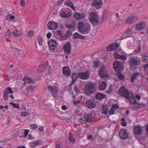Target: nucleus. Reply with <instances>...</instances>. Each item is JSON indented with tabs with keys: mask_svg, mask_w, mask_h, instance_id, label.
<instances>
[{
	"mask_svg": "<svg viewBox=\"0 0 148 148\" xmlns=\"http://www.w3.org/2000/svg\"><path fill=\"white\" fill-rule=\"evenodd\" d=\"M106 84L105 81H103L100 82L98 88L100 90H103L105 89L106 87Z\"/></svg>",
	"mask_w": 148,
	"mask_h": 148,
	"instance_id": "26",
	"label": "nucleus"
},
{
	"mask_svg": "<svg viewBox=\"0 0 148 148\" xmlns=\"http://www.w3.org/2000/svg\"><path fill=\"white\" fill-rule=\"evenodd\" d=\"M126 100L127 102H130V103L132 104H134L135 103H136V102H137L133 93H132V95L127 98Z\"/></svg>",
	"mask_w": 148,
	"mask_h": 148,
	"instance_id": "23",
	"label": "nucleus"
},
{
	"mask_svg": "<svg viewBox=\"0 0 148 148\" xmlns=\"http://www.w3.org/2000/svg\"><path fill=\"white\" fill-rule=\"evenodd\" d=\"M99 63V62L97 61H95L94 62L93 66L95 68H97Z\"/></svg>",
	"mask_w": 148,
	"mask_h": 148,
	"instance_id": "55",
	"label": "nucleus"
},
{
	"mask_svg": "<svg viewBox=\"0 0 148 148\" xmlns=\"http://www.w3.org/2000/svg\"><path fill=\"white\" fill-rule=\"evenodd\" d=\"M72 34V33L71 30H68L64 36L66 38L69 37Z\"/></svg>",
	"mask_w": 148,
	"mask_h": 148,
	"instance_id": "44",
	"label": "nucleus"
},
{
	"mask_svg": "<svg viewBox=\"0 0 148 148\" xmlns=\"http://www.w3.org/2000/svg\"><path fill=\"white\" fill-rule=\"evenodd\" d=\"M73 38L74 39L77 38L84 39L85 38V36L80 35L78 33L76 32L73 34Z\"/></svg>",
	"mask_w": 148,
	"mask_h": 148,
	"instance_id": "27",
	"label": "nucleus"
},
{
	"mask_svg": "<svg viewBox=\"0 0 148 148\" xmlns=\"http://www.w3.org/2000/svg\"><path fill=\"white\" fill-rule=\"evenodd\" d=\"M138 20V17L137 16H135L129 18L125 21V22L128 24H132L135 23Z\"/></svg>",
	"mask_w": 148,
	"mask_h": 148,
	"instance_id": "18",
	"label": "nucleus"
},
{
	"mask_svg": "<svg viewBox=\"0 0 148 148\" xmlns=\"http://www.w3.org/2000/svg\"><path fill=\"white\" fill-rule=\"evenodd\" d=\"M42 143L41 140H38L33 141L29 143V146L31 148L37 146L38 145H40Z\"/></svg>",
	"mask_w": 148,
	"mask_h": 148,
	"instance_id": "21",
	"label": "nucleus"
},
{
	"mask_svg": "<svg viewBox=\"0 0 148 148\" xmlns=\"http://www.w3.org/2000/svg\"><path fill=\"white\" fill-rule=\"evenodd\" d=\"M60 15L62 17H68L71 16V14L70 13H66L65 12H63L60 13Z\"/></svg>",
	"mask_w": 148,
	"mask_h": 148,
	"instance_id": "36",
	"label": "nucleus"
},
{
	"mask_svg": "<svg viewBox=\"0 0 148 148\" xmlns=\"http://www.w3.org/2000/svg\"><path fill=\"white\" fill-rule=\"evenodd\" d=\"M99 73L101 77L103 78L106 77L108 76V71L105 66H103L101 68Z\"/></svg>",
	"mask_w": 148,
	"mask_h": 148,
	"instance_id": "14",
	"label": "nucleus"
},
{
	"mask_svg": "<svg viewBox=\"0 0 148 148\" xmlns=\"http://www.w3.org/2000/svg\"><path fill=\"white\" fill-rule=\"evenodd\" d=\"M85 105L86 107L90 108H93L96 106L95 103L91 100H87Z\"/></svg>",
	"mask_w": 148,
	"mask_h": 148,
	"instance_id": "20",
	"label": "nucleus"
},
{
	"mask_svg": "<svg viewBox=\"0 0 148 148\" xmlns=\"http://www.w3.org/2000/svg\"><path fill=\"white\" fill-rule=\"evenodd\" d=\"M113 67L116 71H121L123 69V65L121 62L115 61L113 63Z\"/></svg>",
	"mask_w": 148,
	"mask_h": 148,
	"instance_id": "6",
	"label": "nucleus"
},
{
	"mask_svg": "<svg viewBox=\"0 0 148 148\" xmlns=\"http://www.w3.org/2000/svg\"><path fill=\"white\" fill-rule=\"evenodd\" d=\"M91 4L97 9H99L101 8L102 3L101 0H98L96 2H92Z\"/></svg>",
	"mask_w": 148,
	"mask_h": 148,
	"instance_id": "19",
	"label": "nucleus"
},
{
	"mask_svg": "<svg viewBox=\"0 0 148 148\" xmlns=\"http://www.w3.org/2000/svg\"><path fill=\"white\" fill-rule=\"evenodd\" d=\"M21 111H24L26 110V107L24 105H22L21 108Z\"/></svg>",
	"mask_w": 148,
	"mask_h": 148,
	"instance_id": "62",
	"label": "nucleus"
},
{
	"mask_svg": "<svg viewBox=\"0 0 148 148\" xmlns=\"http://www.w3.org/2000/svg\"><path fill=\"white\" fill-rule=\"evenodd\" d=\"M112 85H110V86L108 90L106 92L108 94L111 93L112 92Z\"/></svg>",
	"mask_w": 148,
	"mask_h": 148,
	"instance_id": "49",
	"label": "nucleus"
},
{
	"mask_svg": "<svg viewBox=\"0 0 148 148\" xmlns=\"http://www.w3.org/2000/svg\"><path fill=\"white\" fill-rule=\"evenodd\" d=\"M116 75L119 79L121 80H123L124 79V77L120 72V71L118 72Z\"/></svg>",
	"mask_w": 148,
	"mask_h": 148,
	"instance_id": "39",
	"label": "nucleus"
},
{
	"mask_svg": "<svg viewBox=\"0 0 148 148\" xmlns=\"http://www.w3.org/2000/svg\"><path fill=\"white\" fill-rule=\"evenodd\" d=\"M131 36H130V35L129 34H125V33L124 34H123L122 36V38H128L130 37Z\"/></svg>",
	"mask_w": 148,
	"mask_h": 148,
	"instance_id": "54",
	"label": "nucleus"
},
{
	"mask_svg": "<svg viewBox=\"0 0 148 148\" xmlns=\"http://www.w3.org/2000/svg\"><path fill=\"white\" fill-rule=\"evenodd\" d=\"M119 44L117 43H113L106 47V50L108 51L114 50L118 48Z\"/></svg>",
	"mask_w": 148,
	"mask_h": 148,
	"instance_id": "12",
	"label": "nucleus"
},
{
	"mask_svg": "<svg viewBox=\"0 0 148 148\" xmlns=\"http://www.w3.org/2000/svg\"><path fill=\"white\" fill-rule=\"evenodd\" d=\"M110 115L113 114L114 112V110L112 109H110V110L109 111Z\"/></svg>",
	"mask_w": 148,
	"mask_h": 148,
	"instance_id": "64",
	"label": "nucleus"
},
{
	"mask_svg": "<svg viewBox=\"0 0 148 148\" xmlns=\"http://www.w3.org/2000/svg\"><path fill=\"white\" fill-rule=\"evenodd\" d=\"M23 80L27 84H30L34 82V79L30 77H24Z\"/></svg>",
	"mask_w": 148,
	"mask_h": 148,
	"instance_id": "33",
	"label": "nucleus"
},
{
	"mask_svg": "<svg viewBox=\"0 0 148 148\" xmlns=\"http://www.w3.org/2000/svg\"><path fill=\"white\" fill-rule=\"evenodd\" d=\"M49 47L53 50L55 49L57 45L56 40L55 39H51L48 41Z\"/></svg>",
	"mask_w": 148,
	"mask_h": 148,
	"instance_id": "17",
	"label": "nucleus"
},
{
	"mask_svg": "<svg viewBox=\"0 0 148 148\" xmlns=\"http://www.w3.org/2000/svg\"><path fill=\"white\" fill-rule=\"evenodd\" d=\"M108 11L107 10H106L103 12L102 16V19L103 20H105L106 18L108 16Z\"/></svg>",
	"mask_w": 148,
	"mask_h": 148,
	"instance_id": "42",
	"label": "nucleus"
},
{
	"mask_svg": "<svg viewBox=\"0 0 148 148\" xmlns=\"http://www.w3.org/2000/svg\"><path fill=\"white\" fill-rule=\"evenodd\" d=\"M47 26L48 28L49 29L55 30L57 28L58 24L53 21H50L48 23Z\"/></svg>",
	"mask_w": 148,
	"mask_h": 148,
	"instance_id": "15",
	"label": "nucleus"
},
{
	"mask_svg": "<svg viewBox=\"0 0 148 148\" xmlns=\"http://www.w3.org/2000/svg\"><path fill=\"white\" fill-rule=\"evenodd\" d=\"M42 38H40L38 39V43L39 45L41 46L42 44Z\"/></svg>",
	"mask_w": 148,
	"mask_h": 148,
	"instance_id": "60",
	"label": "nucleus"
},
{
	"mask_svg": "<svg viewBox=\"0 0 148 148\" xmlns=\"http://www.w3.org/2000/svg\"><path fill=\"white\" fill-rule=\"evenodd\" d=\"M14 53L15 55L18 57H22L23 55V51L16 48L15 49Z\"/></svg>",
	"mask_w": 148,
	"mask_h": 148,
	"instance_id": "28",
	"label": "nucleus"
},
{
	"mask_svg": "<svg viewBox=\"0 0 148 148\" xmlns=\"http://www.w3.org/2000/svg\"><path fill=\"white\" fill-rule=\"evenodd\" d=\"M48 89L50 90L52 94V95L54 97H56L58 95V90L57 88L54 86H49Z\"/></svg>",
	"mask_w": 148,
	"mask_h": 148,
	"instance_id": "9",
	"label": "nucleus"
},
{
	"mask_svg": "<svg viewBox=\"0 0 148 148\" xmlns=\"http://www.w3.org/2000/svg\"><path fill=\"white\" fill-rule=\"evenodd\" d=\"M72 82L71 85H72L74 84L75 82L77 80L78 77V73L77 74L76 73H73L72 74Z\"/></svg>",
	"mask_w": 148,
	"mask_h": 148,
	"instance_id": "30",
	"label": "nucleus"
},
{
	"mask_svg": "<svg viewBox=\"0 0 148 148\" xmlns=\"http://www.w3.org/2000/svg\"><path fill=\"white\" fill-rule=\"evenodd\" d=\"M132 93L123 86L120 87L118 91L119 95L121 97H124L126 100Z\"/></svg>",
	"mask_w": 148,
	"mask_h": 148,
	"instance_id": "3",
	"label": "nucleus"
},
{
	"mask_svg": "<svg viewBox=\"0 0 148 148\" xmlns=\"http://www.w3.org/2000/svg\"><path fill=\"white\" fill-rule=\"evenodd\" d=\"M64 5L66 6L70 7L72 9H75L72 2L70 0H66L64 2Z\"/></svg>",
	"mask_w": 148,
	"mask_h": 148,
	"instance_id": "24",
	"label": "nucleus"
},
{
	"mask_svg": "<svg viewBox=\"0 0 148 148\" xmlns=\"http://www.w3.org/2000/svg\"><path fill=\"white\" fill-rule=\"evenodd\" d=\"M22 34V32L17 29H15L13 32L12 35L14 36H20Z\"/></svg>",
	"mask_w": 148,
	"mask_h": 148,
	"instance_id": "34",
	"label": "nucleus"
},
{
	"mask_svg": "<svg viewBox=\"0 0 148 148\" xmlns=\"http://www.w3.org/2000/svg\"><path fill=\"white\" fill-rule=\"evenodd\" d=\"M34 34V32L33 31H29L27 34V36L29 38L33 36Z\"/></svg>",
	"mask_w": 148,
	"mask_h": 148,
	"instance_id": "46",
	"label": "nucleus"
},
{
	"mask_svg": "<svg viewBox=\"0 0 148 148\" xmlns=\"http://www.w3.org/2000/svg\"><path fill=\"white\" fill-rule=\"evenodd\" d=\"M34 87L32 86H29L27 88V91L29 92H31L33 90Z\"/></svg>",
	"mask_w": 148,
	"mask_h": 148,
	"instance_id": "57",
	"label": "nucleus"
},
{
	"mask_svg": "<svg viewBox=\"0 0 148 148\" xmlns=\"http://www.w3.org/2000/svg\"><path fill=\"white\" fill-rule=\"evenodd\" d=\"M76 19L78 20L80 19L85 18V16L83 14H80L78 13H76L74 15Z\"/></svg>",
	"mask_w": 148,
	"mask_h": 148,
	"instance_id": "29",
	"label": "nucleus"
},
{
	"mask_svg": "<svg viewBox=\"0 0 148 148\" xmlns=\"http://www.w3.org/2000/svg\"><path fill=\"white\" fill-rule=\"evenodd\" d=\"M56 34L57 35H59L61 37H64V34L63 32L61 30H58L56 31Z\"/></svg>",
	"mask_w": 148,
	"mask_h": 148,
	"instance_id": "48",
	"label": "nucleus"
},
{
	"mask_svg": "<svg viewBox=\"0 0 148 148\" xmlns=\"http://www.w3.org/2000/svg\"><path fill=\"white\" fill-rule=\"evenodd\" d=\"M71 46L70 42L68 41L64 46V52L66 54H69L71 51Z\"/></svg>",
	"mask_w": 148,
	"mask_h": 148,
	"instance_id": "10",
	"label": "nucleus"
},
{
	"mask_svg": "<svg viewBox=\"0 0 148 148\" xmlns=\"http://www.w3.org/2000/svg\"><path fill=\"white\" fill-rule=\"evenodd\" d=\"M112 107L113 108H115V109L116 110L119 108V106L118 104H115L114 105H112Z\"/></svg>",
	"mask_w": 148,
	"mask_h": 148,
	"instance_id": "58",
	"label": "nucleus"
},
{
	"mask_svg": "<svg viewBox=\"0 0 148 148\" xmlns=\"http://www.w3.org/2000/svg\"><path fill=\"white\" fill-rule=\"evenodd\" d=\"M69 140L70 141L73 143L75 141V140L73 138V136L71 133H70L69 134Z\"/></svg>",
	"mask_w": 148,
	"mask_h": 148,
	"instance_id": "45",
	"label": "nucleus"
},
{
	"mask_svg": "<svg viewBox=\"0 0 148 148\" xmlns=\"http://www.w3.org/2000/svg\"><path fill=\"white\" fill-rule=\"evenodd\" d=\"M142 60L145 63L148 62V56L147 55H145L142 56Z\"/></svg>",
	"mask_w": 148,
	"mask_h": 148,
	"instance_id": "41",
	"label": "nucleus"
},
{
	"mask_svg": "<svg viewBox=\"0 0 148 148\" xmlns=\"http://www.w3.org/2000/svg\"><path fill=\"white\" fill-rule=\"evenodd\" d=\"M99 16L96 12H91L90 13L89 19L93 26H96L99 24Z\"/></svg>",
	"mask_w": 148,
	"mask_h": 148,
	"instance_id": "4",
	"label": "nucleus"
},
{
	"mask_svg": "<svg viewBox=\"0 0 148 148\" xmlns=\"http://www.w3.org/2000/svg\"><path fill=\"white\" fill-rule=\"evenodd\" d=\"M46 69V65L45 64H42L39 66L38 68L37 71L38 72L42 73L44 72Z\"/></svg>",
	"mask_w": 148,
	"mask_h": 148,
	"instance_id": "31",
	"label": "nucleus"
},
{
	"mask_svg": "<svg viewBox=\"0 0 148 148\" xmlns=\"http://www.w3.org/2000/svg\"><path fill=\"white\" fill-rule=\"evenodd\" d=\"M96 90V84L92 82L88 83L85 86L84 93L86 95H90L94 93Z\"/></svg>",
	"mask_w": 148,
	"mask_h": 148,
	"instance_id": "1",
	"label": "nucleus"
},
{
	"mask_svg": "<svg viewBox=\"0 0 148 148\" xmlns=\"http://www.w3.org/2000/svg\"><path fill=\"white\" fill-rule=\"evenodd\" d=\"M131 30L130 29H129L126 31L125 33V34H128L130 35V36H131Z\"/></svg>",
	"mask_w": 148,
	"mask_h": 148,
	"instance_id": "59",
	"label": "nucleus"
},
{
	"mask_svg": "<svg viewBox=\"0 0 148 148\" xmlns=\"http://www.w3.org/2000/svg\"><path fill=\"white\" fill-rule=\"evenodd\" d=\"M14 18L15 16L14 15H10L8 16H7L6 17L7 19L8 20H9V18H10V19L12 20L14 19Z\"/></svg>",
	"mask_w": 148,
	"mask_h": 148,
	"instance_id": "51",
	"label": "nucleus"
},
{
	"mask_svg": "<svg viewBox=\"0 0 148 148\" xmlns=\"http://www.w3.org/2000/svg\"><path fill=\"white\" fill-rule=\"evenodd\" d=\"M141 49L140 45V44H138L134 51V53L136 54L139 53Z\"/></svg>",
	"mask_w": 148,
	"mask_h": 148,
	"instance_id": "38",
	"label": "nucleus"
},
{
	"mask_svg": "<svg viewBox=\"0 0 148 148\" xmlns=\"http://www.w3.org/2000/svg\"><path fill=\"white\" fill-rule=\"evenodd\" d=\"M133 106L132 108L133 110H136L138 109L139 108V105L138 103L137 102H136Z\"/></svg>",
	"mask_w": 148,
	"mask_h": 148,
	"instance_id": "43",
	"label": "nucleus"
},
{
	"mask_svg": "<svg viewBox=\"0 0 148 148\" xmlns=\"http://www.w3.org/2000/svg\"><path fill=\"white\" fill-rule=\"evenodd\" d=\"M145 71L147 73L148 75V63L146 64L144 66Z\"/></svg>",
	"mask_w": 148,
	"mask_h": 148,
	"instance_id": "53",
	"label": "nucleus"
},
{
	"mask_svg": "<svg viewBox=\"0 0 148 148\" xmlns=\"http://www.w3.org/2000/svg\"><path fill=\"white\" fill-rule=\"evenodd\" d=\"M77 29L78 31L82 33H88L90 30V24L85 23L82 22H79L78 23Z\"/></svg>",
	"mask_w": 148,
	"mask_h": 148,
	"instance_id": "2",
	"label": "nucleus"
},
{
	"mask_svg": "<svg viewBox=\"0 0 148 148\" xmlns=\"http://www.w3.org/2000/svg\"><path fill=\"white\" fill-rule=\"evenodd\" d=\"M65 27L66 28L69 29H73L75 28L74 25H69L68 24H67L65 25Z\"/></svg>",
	"mask_w": 148,
	"mask_h": 148,
	"instance_id": "47",
	"label": "nucleus"
},
{
	"mask_svg": "<svg viewBox=\"0 0 148 148\" xmlns=\"http://www.w3.org/2000/svg\"><path fill=\"white\" fill-rule=\"evenodd\" d=\"M84 120L82 119H81L79 121L82 124L86 123V122H90L92 121V116L90 114H85L84 116Z\"/></svg>",
	"mask_w": 148,
	"mask_h": 148,
	"instance_id": "7",
	"label": "nucleus"
},
{
	"mask_svg": "<svg viewBox=\"0 0 148 148\" xmlns=\"http://www.w3.org/2000/svg\"><path fill=\"white\" fill-rule=\"evenodd\" d=\"M115 58L116 59H120L123 60H126L127 57L125 55H120L117 53H115L114 55Z\"/></svg>",
	"mask_w": 148,
	"mask_h": 148,
	"instance_id": "25",
	"label": "nucleus"
},
{
	"mask_svg": "<svg viewBox=\"0 0 148 148\" xmlns=\"http://www.w3.org/2000/svg\"><path fill=\"white\" fill-rule=\"evenodd\" d=\"M95 97L96 99L100 100L106 97V95L99 93H97Z\"/></svg>",
	"mask_w": 148,
	"mask_h": 148,
	"instance_id": "35",
	"label": "nucleus"
},
{
	"mask_svg": "<svg viewBox=\"0 0 148 148\" xmlns=\"http://www.w3.org/2000/svg\"><path fill=\"white\" fill-rule=\"evenodd\" d=\"M62 73L65 76L69 77L71 74V71L69 66H65L62 68Z\"/></svg>",
	"mask_w": 148,
	"mask_h": 148,
	"instance_id": "13",
	"label": "nucleus"
},
{
	"mask_svg": "<svg viewBox=\"0 0 148 148\" xmlns=\"http://www.w3.org/2000/svg\"><path fill=\"white\" fill-rule=\"evenodd\" d=\"M30 114V113L27 112H21L20 113L21 116L23 117H25L27 116H29Z\"/></svg>",
	"mask_w": 148,
	"mask_h": 148,
	"instance_id": "40",
	"label": "nucleus"
},
{
	"mask_svg": "<svg viewBox=\"0 0 148 148\" xmlns=\"http://www.w3.org/2000/svg\"><path fill=\"white\" fill-rule=\"evenodd\" d=\"M29 132V130L26 129L25 130V131L24 132V137H26L28 134Z\"/></svg>",
	"mask_w": 148,
	"mask_h": 148,
	"instance_id": "63",
	"label": "nucleus"
},
{
	"mask_svg": "<svg viewBox=\"0 0 148 148\" xmlns=\"http://www.w3.org/2000/svg\"><path fill=\"white\" fill-rule=\"evenodd\" d=\"M90 77V73L88 71L78 73V77L82 80H86Z\"/></svg>",
	"mask_w": 148,
	"mask_h": 148,
	"instance_id": "8",
	"label": "nucleus"
},
{
	"mask_svg": "<svg viewBox=\"0 0 148 148\" xmlns=\"http://www.w3.org/2000/svg\"><path fill=\"white\" fill-rule=\"evenodd\" d=\"M119 136L120 138L122 139H125L127 138L128 132L125 129H122L120 132Z\"/></svg>",
	"mask_w": 148,
	"mask_h": 148,
	"instance_id": "11",
	"label": "nucleus"
},
{
	"mask_svg": "<svg viewBox=\"0 0 148 148\" xmlns=\"http://www.w3.org/2000/svg\"><path fill=\"white\" fill-rule=\"evenodd\" d=\"M145 26V23L144 22H141L136 25L135 29L136 30L140 31L144 28Z\"/></svg>",
	"mask_w": 148,
	"mask_h": 148,
	"instance_id": "22",
	"label": "nucleus"
},
{
	"mask_svg": "<svg viewBox=\"0 0 148 148\" xmlns=\"http://www.w3.org/2000/svg\"><path fill=\"white\" fill-rule=\"evenodd\" d=\"M10 104L12 105L14 108H16L18 109L19 108V106L18 104H15L12 102H11Z\"/></svg>",
	"mask_w": 148,
	"mask_h": 148,
	"instance_id": "50",
	"label": "nucleus"
},
{
	"mask_svg": "<svg viewBox=\"0 0 148 148\" xmlns=\"http://www.w3.org/2000/svg\"><path fill=\"white\" fill-rule=\"evenodd\" d=\"M134 133L135 134L138 135H141L143 133V131L141 127L136 126L134 128Z\"/></svg>",
	"mask_w": 148,
	"mask_h": 148,
	"instance_id": "16",
	"label": "nucleus"
},
{
	"mask_svg": "<svg viewBox=\"0 0 148 148\" xmlns=\"http://www.w3.org/2000/svg\"><path fill=\"white\" fill-rule=\"evenodd\" d=\"M74 90L76 93L77 94L79 93V90L76 85H75L74 86Z\"/></svg>",
	"mask_w": 148,
	"mask_h": 148,
	"instance_id": "52",
	"label": "nucleus"
},
{
	"mask_svg": "<svg viewBox=\"0 0 148 148\" xmlns=\"http://www.w3.org/2000/svg\"><path fill=\"white\" fill-rule=\"evenodd\" d=\"M140 75L139 73L138 72H136L134 73L132 75L130 79L132 82H133L134 80L136 79V77H138Z\"/></svg>",
	"mask_w": 148,
	"mask_h": 148,
	"instance_id": "32",
	"label": "nucleus"
},
{
	"mask_svg": "<svg viewBox=\"0 0 148 148\" xmlns=\"http://www.w3.org/2000/svg\"><path fill=\"white\" fill-rule=\"evenodd\" d=\"M108 108L106 105H103L102 106L103 112H102L103 114H106L107 113Z\"/></svg>",
	"mask_w": 148,
	"mask_h": 148,
	"instance_id": "37",
	"label": "nucleus"
},
{
	"mask_svg": "<svg viewBox=\"0 0 148 148\" xmlns=\"http://www.w3.org/2000/svg\"><path fill=\"white\" fill-rule=\"evenodd\" d=\"M130 68L133 69L136 65H140V60L139 58L134 57L131 58L128 61Z\"/></svg>",
	"mask_w": 148,
	"mask_h": 148,
	"instance_id": "5",
	"label": "nucleus"
},
{
	"mask_svg": "<svg viewBox=\"0 0 148 148\" xmlns=\"http://www.w3.org/2000/svg\"><path fill=\"white\" fill-rule=\"evenodd\" d=\"M7 89L8 90V91H9V92H10V94H13L14 93V91H12V89L11 87H9L8 88H7Z\"/></svg>",
	"mask_w": 148,
	"mask_h": 148,
	"instance_id": "61",
	"label": "nucleus"
},
{
	"mask_svg": "<svg viewBox=\"0 0 148 148\" xmlns=\"http://www.w3.org/2000/svg\"><path fill=\"white\" fill-rule=\"evenodd\" d=\"M3 97L5 101H7L8 99V95H7L6 94H4L3 93Z\"/></svg>",
	"mask_w": 148,
	"mask_h": 148,
	"instance_id": "56",
	"label": "nucleus"
}]
</instances>
